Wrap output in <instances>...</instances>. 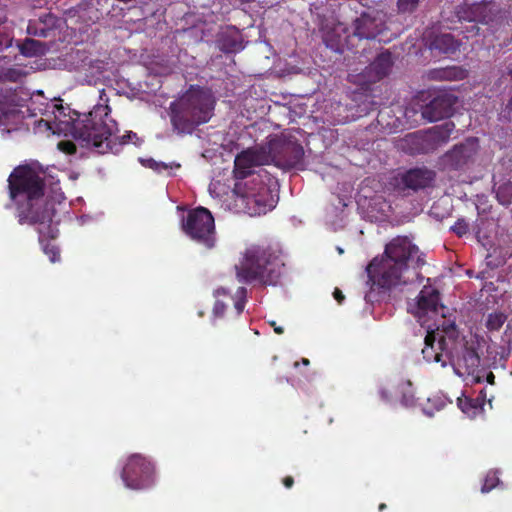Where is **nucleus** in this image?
<instances>
[{"instance_id":"1","label":"nucleus","mask_w":512,"mask_h":512,"mask_svg":"<svg viewBox=\"0 0 512 512\" xmlns=\"http://www.w3.org/2000/svg\"><path fill=\"white\" fill-rule=\"evenodd\" d=\"M424 253L407 236H397L385 245L381 256L374 257L366 267L371 289L383 290L422 282L420 269L425 265Z\"/></svg>"},{"instance_id":"2","label":"nucleus","mask_w":512,"mask_h":512,"mask_svg":"<svg viewBox=\"0 0 512 512\" xmlns=\"http://www.w3.org/2000/svg\"><path fill=\"white\" fill-rule=\"evenodd\" d=\"M8 189L19 224L38 225L40 242L45 237L55 238L51 228L53 215L44 199L45 181L41 173L29 165H19L8 177Z\"/></svg>"},{"instance_id":"3","label":"nucleus","mask_w":512,"mask_h":512,"mask_svg":"<svg viewBox=\"0 0 512 512\" xmlns=\"http://www.w3.org/2000/svg\"><path fill=\"white\" fill-rule=\"evenodd\" d=\"M100 103L94 108L78 117L72 124V135L83 147L94 149L99 154L118 153L122 146L137 139V134L128 131L123 136H117V123L109 116L110 107L105 90L99 95Z\"/></svg>"},{"instance_id":"4","label":"nucleus","mask_w":512,"mask_h":512,"mask_svg":"<svg viewBox=\"0 0 512 512\" xmlns=\"http://www.w3.org/2000/svg\"><path fill=\"white\" fill-rule=\"evenodd\" d=\"M216 98L212 91L198 85L190 87L169 105L168 115L178 135L192 134L214 115Z\"/></svg>"},{"instance_id":"5","label":"nucleus","mask_w":512,"mask_h":512,"mask_svg":"<svg viewBox=\"0 0 512 512\" xmlns=\"http://www.w3.org/2000/svg\"><path fill=\"white\" fill-rule=\"evenodd\" d=\"M235 270L241 283L275 285L281 275L280 259L268 246L251 245L245 249Z\"/></svg>"},{"instance_id":"6","label":"nucleus","mask_w":512,"mask_h":512,"mask_svg":"<svg viewBox=\"0 0 512 512\" xmlns=\"http://www.w3.org/2000/svg\"><path fill=\"white\" fill-rule=\"evenodd\" d=\"M273 183L274 178L263 168L247 179L236 181L233 188L236 207L249 216L266 214L275 206Z\"/></svg>"},{"instance_id":"7","label":"nucleus","mask_w":512,"mask_h":512,"mask_svg":"<svg viewBox=\"0 0 512 512\" xmlns=\"http://www.w3.org/2000/svg\"><path fill=\"white\" fill-rule=\"evenodd\" d=\"M455 129L452 121H446L421 133L408 134L403 140V149L411 155L427 154L446 144Z\"/></svg>"},{"instance_id":"8","label":"nucleus","mask_w":512,"mask_h":512,"mask_svg":"<svg viewBox=\"0 0 512 512\" xmlns=\"http://www.w3.org/2000/svg\"><path fill=\"white\" fill-rule=\"evenodd\" d=\"M182 229L187 236L207 249L215 246L216 232L214 217L204 207L190 210L182 220Z\"/></svg>"},{"instance_id":"9","label":"nucleus","mask_w":512,"mask_h":512,"mask_svg":"<svg viewBox=\"0 0 512 512\" xmlns=\"http://www.w3.org/2000/svg\"><path fill=\"white\" fill-rule=\"evenodd\" d=\"M450 350L445 354L455 374L458 376L474 375L480 366V356L474 346H469L464 339L457 336L450 339Z\"/></svg>"},{"instance_id":"10","label":"nucleus","mask_w":512,"mask_h":512,"mask_svg":"<svg viewBox=\"0 0 512 512\" xmlns=\"http://www.w3.org/2000/svg\"><path fill=\"white\" fill-rule=\"evenodd\" d=\"M121 478L127 488L134 490L146 489L154 483V465L145 456L132 454L128 457L122 469Z\"/></svg>"},{"instance_id":"11","label":"nucleus","mask_w":512,"mask_h":512,"mask_svg":"<svg viewBox=\"0 0 512 512\" xmlns=\"http://www.w3.org/2000/svg\"><path fill=\"white\" fill-rule=\"evenodd\" d=\"M435 177L436 174L433 170L416 167L398 173L391 179L390 183L399 192H405L406 190L416 192L431 186Z\"/></svg>"},{"instance_id":"12","label":"nucleus","mask_w":512,"mask_h":512,"mask_svg":"<svg viewBox=\"0 0 512 512\" xmlns=\"http://www.w3.org/2000/svg\"><path fill=\"white\" fill-rule=\"evenodd\" d=\"M479 144L476 138H468L460 144H456L441 158L442 164L449 170H461L474 162Z\"/></svg>"},{"instance_id":"13","label":"nucleus","mask_w":512,"mask_h":512,"mask_svg":"<svg viewBox=\"0 0 512 512\" xmlns=\"http://www.w3.org/2000/svg\"><path fill=\"white\" fill-rule=\"evenodd\" d=\"M384 17L377 10L361 13L352 23L353 36L367 40L380 37L386 29Z\"/></svg>"},{"instance_id":"14","label":"nucleus","mask_w":512,"mask_h":512,"mask_svg":"<svg viewBox=\"0 0 512 512\" xmlns=\"http://www.w3.org/2000/svg\"><path fill=\"white\" fill-rule=\"evenodd\" d=\"M455 330L451 333L447 332L448 336L439 335L438 332L428 331L424 338V347L422 355L428 363H440L442 367L448 365V360L445 354L450 350V339H452Z\"/></svg>"},{"instance_id":"15","label":"nucleus","mask_w":512,"mask_h":512,"mask_svg":"<svg viewBox=\"0 0 512 512\" xmlns=\"http://www.w3.org/2000/svg\"><path fill=\"white\" fill-rule=\"evenodd\" d=\"M268 161V154L263 148H248L243 150L234 160V177L236 181L247 179L257 173L254 167L264 165Z\"/></svg>"},{"instance_id":"16","label":"nucleus","mask_w":512,"mask_h":512,"mask_svg":"<svg viewBox=\"0 0 512 512\" xmlns=\"http://www.w3.org/2000/svg\"><path fill=\"white\" fill-rule=\"evenodd\" d=\"M457 103V97L449 92L440 91L428 104L422 107V116L430 122L449 117Z\"/></svg>"},{"instance_id":"17","label":"nucleus","mask_w":512,"mask_h":512,"mask_svg":"<svg viewBox=\"0 0 512 512\" xmlns=\"http://www.w3.org/2000/svg\"><path fill=\"white\" fill-rule=\"evenodd\" d=\"M394 64L392 54L388 50L377 55L361 73L362 83L373 84L389 75Z\"/></svg>"},{"instance_id":"18","label":"nucleus","mask_w":512,"mask_h":512,"mask_svg":"<svg viewBox=\"0 0 512 512\" xmlns=\"http://www.w3.org/2000/svg\"><path fill=\"white\" fill-rule=\"evenodd\" d=\"M349 29L342 22L327 23L322 27V39L326 47L342 53L348 45Z\"/></svg>"},{"instance_id":"19","label":"nucleus","mask_w":512,"mask_h":512,"mask_svg":"<svg viewBox=\"0 0 512 512\" xmlns=\"http://www.w3.org/2000/svg\"><path fill=\"white\" fill-rule=\"evenodd\" d=\"M216 46L225 54H235L244 49V38L235 26H226L216 37Z\"/></svg>"},{"instance_id":"20","label":"nucleus","mask_w":512,"mask_h":512,"mask_svg":"<svg viewBox=\"0 0 512 512\" xmlns=\"http://www.w3.org/2000/svg\"><path fill=\"white\" fill-rule=\"evenodd\" d=\"M304 148L297 141L284 142L279 150V162L285 168L303 169L304 166Z\"/></svg>"},{"instance_id":"21","label":"nucleus","mask_w":512,"mask_h":512,"mask_svg":"<svg viewBox=\"0 0 512 512\" xmlns=\"http://www.w3.org/2000/svg\"><path fill=\"white\" fill-rule=\"evenodd\" d=\"M461 46L460 40L456 39L450 33H441L434 35L429 41V49L438 55H450L456 53Z\"/></svg>"},{"instance_id":"22","label":"nucleus","mask_w":512,"mask_h":512,"mask_svg":"<svg viewBox=\"0 0 512 512\" xmlns=\"http://www.w3.org/2000/svg\"><path fill=\"white\" fill-rule=\"evenodd\" d=\"M439 302V291L431 285H425L418 295L417 306L423 312H436Z\"/></svg>"},{"instance_id":"23","label":"nucleus","mask_w":512,"mask_h":512,"mask_svg":"<svg viewBox=\"0 0 512 512\" xmlns=\"http://www.w3.org/2000/svg\"><path fill=\"white\" fill-rule=\"evenodd\" d=\"M466 71L458 66L435 68L428 71V78L434 81H456L465 78Z\"/></svg>"},{"instance_id":"24","label":"nucleus","mask_w":512,"mask_h":512,"mask_svg":"<svg viewBox=\"0 0 512 512\" xmlns=\"http://www.w3.org/2000/svg\"><path fill=\"white\" fill-rule=\"evenodd\" d=\"M19 49L21 54L26 57L40 56L45 54L46 44L32 38H27L20 45Z\"/></svg>"},{"instance_id":"25","label":"nucleus","mask_w":512,"mask_h":512,"mask_svg":"<svg viewBox=\"0 0 512 512\" xmlns=\"http://www.w3.org/2000/svg\"><path fill=\"white\" fill-rule=\"evenodd\" d=\"M496 199L502 206L509 207L512 205V182L507 180L500 184H494Z\"/></svg>"},{"instance_id":"26","label":"nucleus","mask_w":512,"mask_h":512,"mask_svg":"<svg viewBox=\"0 0 512 512\" xmlns=\"http://www.w3.org/2000/svg\"><path fill=\"white\" fill-rule=\"evenodd\" d=\"M26 75H27V73L23 69L17 68V67H10V68L4 69L0 73V80L3 82L17 83V82H21L23 80V78L26 77Z\"/></svg>"},{"instance_id":"27","label":"nucleus","mask_w":512,"mask_h":512,"mask_svg":"<svg viewBox=\"0 0 512 512\" xmlns=\"http://www.w3.org/2000/svg\"><path fill=\"white\" fill-rule=\"evenodd\" d=\"M507 319L503 312H493L488 314L486 319V328L490 331H499Z\"/></svg>"},{"instance_id":"28","label":"nucleus","mask_w":512,"mask_h":512,"mask_svg":"<svg viewBox=\"0 0 512 512\" xmlns=\"http://www.w3.org/2000/svg\"><path fill=\"white\" fill-rule=\"evenodd\" d=\"M500 483L499 472L497 470H490L485 475L484 482L481 487V492L488 493L492 489L496 488Z\"/></svg>"},{"instance_id":"29","label":"nucleus","mask_w":512,"mask_h":512,"mask_svg":"<svg viewBox=\"0 0 512 512\" xmlns=\"http://www.w3.org/2000/svg\"><path fill=\"white\" fill-rule=\"evenodd\" d=\"M148 162H149V167L150 168H152L153 170L157 171L158 173H161L163 171H167V175H171L169 170H172L173 168H176V169L180 168V164L168 165L166 163L157 162V161L152 160V159H150Z\"/></svg>"},{"instance_id":"30","label":"nucleus","mask_w":512,"mask_h":512,"mask_svg":"<svg viewBox=\"0 0 512 512\" xmlns=\"http://www.w3.org/2000/svg\"><path fill=\"white\" fill-rule=\"evenodd\" d=\"M419 2L420 0H398L397 6L400 12H412L418 7Z\"/></svg>"},{"instance_id":"31","label":"nucleus","mask_w":512,"mask_h":512,"mask_svg":"<svg viewBox=\"0 0 512 512\" xmlns=\"http://www.w3.org/2000/svg\"><path fill=\"white\" fill-rule=\"evenodd\" d=\"M451 231H453L457 236L462 237L468 233L469 224L463 218H460L451 227Z\"/></svg>"},{"instance_id":"32","label":"nucleus","mask_w":512,"mask_h":512,"mask_svg":"<svg viewBox=\"0 0 512 512\" xmlns=\"http://www.w3.org/2000/svg\"><path fill=\"white\" fill-rule=\"evenodd\" d=\"M44 253L49 257L51 262H56L60 258V251L59 248L52 244L47 243L43 247Z\"/></svg>"},{"instance_id":"33","label":"nucleus","mask_w":512,"mask_h":512,"mask_svg":"<svg viewBox=\"0 0 512 512\" xmlns=\"http://www.w3.org/2000/svg\"><path fill=\"white\" fill-rule=\"evenodd\" d=\"M58 149L68 155L76 153V145L70 140H63L58 143Z\"/></svg>"},{"instance_id":"34","label":"nucleus","mask_w":512,"mask_h":512,"mask_svg":"<svg viewBox=\"0 0 512 512\" xmlns=\"http://www.w3.org/2000/svg\"><path fill=\"white\" fill-rule=\"evenodd\" d=\"M404 387L405 385L404 384H401L397 387V390L401 391L403 393V396H402V399H401V403L404 405V406H412L414 404V396L409 392V393H405L404 392Z\"/></svg>"},{"instance_id":"35","label":"nucleus","mask_w":512,"mask_h":512,"mask_svg":"<svg viewBox=\"0 0 512 512\" xmlns=\"http://www.w3.org/2000/svg\"><path fill=\"white\" fill-rule=\"evenodd\" d=\"M225 309L226 305L222 301L217 300L213 307V313L216 316H223Z\"/></svg>"},{"instance_id":"36","label":"nucleus","mask_w":512,"mask_h":512,"mask_svg":"<svg viewBox=\"0 0 512 512\" xmlns=\"http://www.w3.org/2000/svg\"><path fill=\"white\" fill-rule=\"evenodd\" d=\"M28 33L31 34V35H34V36H39V37H47V33H48V30L47 29H41L40 31H38L37 29L34 28V26L30 23L28 25Z\"/></svg>"},{"instance_id":"37","label":"nucleus","mask_w":512,"mask_h":512,"mask_svg":"<svg viewBox=\"0 0 512 512\" xmlns=\"http://www.w3.org/2000/svg\"><path fill=\"white\" fill-rule=\"evenodd\" d=\"M333 296L335 298V300L339 303V304H342L344 299H345V296L344 294L342 293V291L339 289V288H335L334 292H333Z\"/></svg>"},{"instance_id":"38","label":"nucleus","mask_w":512,"mask_h":512,"mask_svg":"<svg viewBox=\"0 0 512 512\" xmlns=\"http://www.w3.org/2000/svg\"><path fill=\"white\" fill-rule=\"evenodd\" d=\"M282 483L286 488L290 489L294 485V479L292 476H286L283 478Z\"/></svg>"},{"instance_id":"39","label":"nucleus","mask_w":512,"mask_h":512,"mask_svg":"<svg viewBox=\"0 0 512 512\" xmlns=\"http://www.w3.org/2000/svg\"><path fill=\"white\" fill-rule=\"evenodd\" d=\"M244 306H245V301L240 299V300H237L235 302V309L237 311V314H241L244 310Z\"/></svg>"},{"instance_id":"40","label":"nucleus","mask_w":512,"mask_h":512,"mask_svg":"<svg viewBox=\"0 0 512 512\" xmlns=\"http://www.w3.org/2000/svg\"><path fill=\"white\" fill-rule=\"evenodd\" d=\"M270 326L273 327L274 332L278 335H282L284 333V328L281 326H278L275 321L269 322Z\"/></svg>"},{"instance_id":"41","label":"nucleus","mask_w":512,"mask_h":512,"mask_svg":"<svg viewBox=\"0 0 512 512\" xmlns=\"http://www.w3.org/2000/svg\"><path fill=\"white\" fill-rule=\"evenodd\" d=\"M479 9H481V7H480V6L474 7V8H472V9H471V13H472L473 15H475L476 11H478ZM466 19H467L468 21H477L476 16H469V17H467Z\"/></svg>"},{"instance_id":"42","label":"nucleus","mask_w":512,"mask_h":512,"mask_svg":"<svg viewBox=\"0 0 512 512\" xmlns=\"http://www.w3.org/2000/svg\"><path fill=\"white\" fill-rule=\"evenodd\" d=\"M380 394H381V397H382L383 400L389 401L390 396H389L388 392L385 389H382L380 391Z\"/></svg>"},{"instance_id":"43","label":"nucleus","mask_w":512,"mask_h":512,"mask_svg":"<svg viewBox=\"0 0 512 512\" xmlns=\"http://www.w3.org/2000/svg\"><path fill=\"white\" fill-rule=\"evenodd\" d=\"M234 1L239 4H246V3L254 2L255 0H234Z\"/></svg>"},{"instance_id":"44","label":"nucleus","mask_w":512,"mask_h":512,"mask_svg":"<svg viewBox=\"0 0 512 512\" xmlns=\"http://www.w3.org/2000/svg\"><path fill=\"white\" fill-rule=\"evenodd\" d=\"M301 362L303 365H306V366L310 364V361L307 358H302Z\"/></svg>"},{"instance_id":"45","label":"nucleus","mask_w":512,"mask_h":512,"mask_svg":"<svg viewBox=\"0 0 512 512\" xmlns=\"http://www.w3.org/2000/svg\"><path fill=\"white\" fill-rule=\"evenodd\" d=\"M386 504L385 503H381L378 507L379 511H383L384 509H386Z\"/></svg>"},{"instance_id":"46","label":"nucleus","mask_w":512,"mask_h":512,"mask_svg":"<svg viewBox=\"0 0 512 512\" xmlns=\"http://www.w3.org/2000/svg\"><path fill=\"white\" fill-rule=\"evenodd\" d=\"M492 379H494V375L490 373V375L488 376V381L492 383Z\"/></svg>"},{"instance_id":"47","label":"nucleus","mask_w":512,"mask_h":512,"mask_svg":"<svg viewBox=\"0 0 512 512\" xmlns=\"http://www.w3.org/2000/svg\"><path fill=\"white\" fill-rule=\"evenodd\" d=\"M370 297H371V294H366L365 299H366L367 301H371Z\"/></svg>"},{"instance_id":"48","label":"nucleus","mask_w":512,"mask_h":512,"mask_svg":"<svg viewBox=\"0 0 512 512\" xmlns=\"http://www.w3.org/2000/svg\"><path fill=\"white\" fill-rule=\"evenodd\" d=\"M278 359L277 356H273V361H276Z\"/></svg>"},{"instance_id":"49","label":"nucleus","mask_w":512,"mask_h":512,"mask_svg":"<svg viewBox=\"0 0 512 512\" xmlns=\"http://www.w3.org/2000/svg\"><path fill=\"white\" fill-rule=\"evenodd\" d=\"M406 386L410 387L411 386V382H407Z\"/></svg>"}]
</instances>
